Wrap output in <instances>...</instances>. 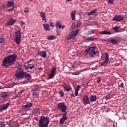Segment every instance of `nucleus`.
Instances as JSON below:
<instances>
[{
    "instance_id": "obj_49",
    "label": "nucleus",
    "mask_w": 127,
    "mask_h": 127,
    "mask_svg": "<svg viewBox=\"0 0 127 127\" xmlns=\"http://www.w3.org/2000/svg\"><path fill=\"white\" fill-rule=\"evenodd\" d=\"M78 91L77 90H75V97H77V96H78Z\"/></svg>"
},
{
    "instance_id": "obj_59",
    "label": "nucleus",
    "mask_w": 127,
    "mask_h": 127,
    "mask_svg": "<svg viewBox=\"0 0 127 127\" xmlns=\"http://www.w3.org/2000/svg\"><path fill=\"white\" fill-rule=\"evenodd\" d=\"M1 89V86L0 85V90Z\"/></svg>"
},
{
    "instance_id": "obj_38",
    "label": "nucleus",
    "mask_w": 127,
    "mask_h": 127,
    "mask_svg": "<svg viewBox=\"0 0 127 127\" xmlns=\"http://www.w3.org/2000/svg\"><path fill=\"white\" fill-rule=\"evenodd\" d=\"M114 1H115V0H108V2L110 4L114 3Z\"/></svg>"
},
{
    "instance_id": "obj_52",
    "label": "nucleus",
    "mask_w": 127,
    "mask_h": 127,
    "mask_svg": "<svg viewBox=\"0 0 127 127\" xmlns=\"http://www.w3.org/2000/svg\"><path fill=\"white\" fill-rule=\"evenodd\" d=\"M24 24H25V23H24L23 22H21L20 25H21V26H23V25H24Z\"/></svg>"
},
{
    "instance_id": "obj_26",
    "label": "nucleus",
    "mask_w": 127,
    "mask_h": 127,
    "mask_svg": "<svg viewBox=\"0 0 127 127\" xmlns=\"http://www.w3.org/2000/svg\"><path fill=\"white\" fill-rule=\"evenodd\" d=\"M64 88L66 92H69V91H71V87L69 86H64Z\"/></svg>"
},
{
    "instance_id": "obj_54",
    "label": "nucleus",
    "mask_w": 127,
    "mask_h": 127,
    "mask_svg": "<svg viewBox=\"0 0 127 127\" xmlns=\"http://www.w3.org/2000/svg\"><path fill=\"white\" fill-rule=\"evenodd\" d=\"M71 97H75V95H74V94L72 93L71 95H70Z\"/></svg>"
},
{
    "instance_id": "obj_56",
    "label": "nucleus",
    "mask_w": 127,
    "mask_h": 127,
    "mask_svg": "<svg viewBox=\"0 0 127 127\" xmlns=\"http://www.w3.org/2000/svg\"><path fill=\"white\" fill-rule=\"evenodd\" d=\"M73 0H66L67 1H72Z\"/></svg>"
},
{
    "instance_id": "obj_23",
    "label": "nucleus",
    "mask_w": 127,
    "mask_h": 127,
    "mask_svg": "<svg viewBox=\"0 0 127 127\" xmlns=\"http://www.w3.org/2000/svg\"><path fill=\"white\" fill-rule=\"evenodd\" d=\"M43 26L44 27V29L46 31H49V30H50V26H49V25L47 24H43Z\"/></svg>"
},
{
    "instance_id": "obj_57",
    "label": "nucleus",
    "mask_w": 127,
    "mask_h": 127,
    "mask_svg": "<svg viewBox=\"0 0 127 127\" xmlns=\"http://www.w3.org/2000/svg\"><path fill=\"white\" fill-rule=\"evenodd\" d=\"M72 68H73V69H74V68H75V65H72Z\"/></svg>"
},
{
    "instance_id": "obj_31",
    "label": "nucleus",
    "mask_w": 127,
    "mask_h": 127,
    "mask_svg": "<svg viewBox=\"0 0 127 127\" xmlns=\"http://www.w3.org/2000/svg\"><path fill=\"white\" fill-rule=\"evenodd\" d=\"M34 112L36 113V114H40V110H39V108H36L34 110Z\"/></svg>"
},
{
    "instance_id": "obj_39",
    "label": "nucleus",
    "mask_w": 127,
    "mask_h": 127,
    "mask_svg": "<svg viewBox=\"0 0 127 127\" xmlns=\"http://www.w3.org/2000/svg\"><path fill=\"white\" fill-rule=\"evenodd\" d=\"M81 88V86L80 85H78L76 88L75 89V91H77L79 92V91L80 90V89Z\"/></svg>"
},
{
    "instance_id": "obj_15",
    "label": "nucleus",
    "mask_w": 127,
    "mask_h": 127,
    "mask_svg": "<svg viewBox=\"0 0 127 127\" xmlns=\"http://www.w3.org/2000/svg\"><path fill=\"white\" fill-rule=\"evenodd\" d=\"M79 30H76L75 31H72L71 32L70 35L72 37V39H75V38H76L78 33H79Z\"/></svg>"
},
{
    "instance_id": "obj_47",
    "label": "nucleus",
    "mask_w": 127,
    "mask_h": 127,
    "mask_svg": "<svg viewBox=\"0 0 127 127\" xmlns=\"http://www.w3.org/2000/svg\"><path fill=\"white\" fill-rule=\"evenodd\" d=\"M3 38H0V43H2L3 42Z\"/></svg>"
},
{
    "instance_id": "obj_29",
    "label": "nucleus",
    "mask_w": 127,
    "mask_h": 127,
    "mask_svg": "<svg viewBox=\"0 0 127 127\" xmlns=\"http://www.w3.org/2000/svg\"><path fill=\"white\" fill-rule=\"evenodd\" d=\"M29 69H30V70H35V69H36V65L35 64L30 65Z\"/></svg>"
},
{
    "instance_id": "obj_51",
    "label": "nucleus",
    "mask_w": 127,
    "mask_h": 127,
    "mask_svg": "<svg viewBox=\"0 0 127 127\" xmlns=\"http://www.w3.org/2000/svg\"><path fill=\"white\" fill-rule=\"evenodd\" d=\"M13 9H14V7H13L11 9H8V11H12V10H13Z\"/></svg>"
},
{
    "instance_id": "obj_30",
    "label": "nucleus",
    "mask_w": 127,
    "mask_h": 127,
    "mask_svg": "<svg viewBox=\"0 0 127 127\" xmlns=\"http://www.w3.org/2000/svg\"><path fill=\"white\" fill-rule=\"evenodd\" d=\"M24 66L26 69H29L30 65H29V64H28V63H25L24 64Z\"/></svg>"
},
{
    "instance_id": "obj_13",
    "label": "nucleus",
    "mask_w": 127,
    "mask_h": 127,
    "mask_svg": "<svg viewBox=\"0 0 127 127\" xmlns=\"http://www.w3.org/2000/svg\"><path fill=\"white\" fill-rule=\"evenodd\" d=\"M36 55L37 56L40 55L41 57H43V58H46V57L47 56V54L46 53V51H38V52L36 53Z\"/></svg>"
},
{
    "instance_id": "obj_22",
    "label": "nucleus",
    "mask_w": 127,
    "mask_h": 127,
    "mask_svg": "<svg viewBox=\"0 0 127 127\" xmlns=\"http://www.w3.org/2000/svg\"><path fill=\"white\" fill-rule=\"evenodd\" d=\"M33 106V104L32 103H28L25 105L23 106V109L24 110H25V109H29V108H31Z\"/></svg>"
},
{
    "instance_id": "obj_24",
    "label": "nucleus",
    "mask_w": 127,
    "mask_h": 127,
    "mask_svg": "<svg viewBox=\"0 0 127 127\" xmlns=\"http://www.w3.org/2000/svg\"><path fill=\"white\" fill-rule=\"evenodd\" d=\"M14 5V2L12 1H8L7 3V6L8 7H11Z\"/></svg>"
},
{
    "instance_id": "obj_2",
    "label": "nucleus",
    "mask_w": 127,
    "mask_h": 127,
    "mask_svg": "<svg viewBox=\"0 0 127 127\" xmlns=\"http://www.w3.org/2000/svg\"><path fill=\"white\" fill-rule=\"evenodd\" d=\"M15 76L16 77L17 79H19V78H26L28 81H29L31 79V76L30 74H28L22 70V69L19 68L16 71Z\"/></svg>"
},
{
    "instance_id": "obj_5",
    "label": "nucleus",
    "mask_w": 127,
    "mask_h": 127,
    "mask_svg": "<svg viewBox=\"0 0 127 127\" xmlns=\"http://www.w3.org/2000/svg\"><path fill=\"white\" fill-rule=\"evenodd\" d=\"M58 108L59 110L62 112V113H64V114H65L67 113L66 111L67 110V106L64 102H60L58 104Z\"/></svg>"
},
{
    "instance_id": "obj_60",
    "label": "nucleus",
    "mask_w": 127,
    "mask_h": 127,
    "mask_svg": "<svg viewBox=\"0 0 127 127\" xmlns=\"http://www.w3.org/2000/svg\"><path fill=\"white\" fill-rule=\"evenodd\" d=\"M29 0V1H31V0Z\"/></svg>"
},
{
    "instance_id": "obj_8",
    "label": "nucleus",
    "mask_w": 127,
    "mask_h": 127,
    "mask_svg": "<svg viewBox=\"0 0 127 127\" xmlns=\"http://www.w3.org/2000/svg\"><path fill=\"white\" fill-rule=\"evenodd\" d=\"M83 104L84 106H87V105H90V99L88 95H85L83 96V98L82 99Z\"/></svg>"
},
{
    "instance_id": "obj_16",
    "label": "nucleus",
    "mask_w": 127,
    "mask_h": 127,
    "mask_svg": "<svg viewBox=\"0 0 127 127\" xmlns=\"http://www.w3.org/2000/svg\"><path fill=\"white\" fill-rule=\"evenodd\" d=\"M97 9H95L90 12H88L87 13V15H88V16H90V15H97Z\"/></svg>"
},
{
    "instance_id": "obj_9",
    "label": "nucleus",
    "mask_w": 127,
    "mask_h": 127,
    "mask_svg": "<svg viewBox=\"0 0 127 127\" xmlns=\"http://www.w3.org/2000/svg\"><path fill=\"white\" fill-rule=\"evenodd\" d=\"M124 19V16L121 15H116L112 18V20L113 21H118V22H121V21H123Z\"/></svg>"
},
{
    "instance_id": "obj_33",
    "label": "nucleus",
    "mask_w": 127,
    "mask_h": 127,
    "mask_svg": "<svg viewBox=\"0 0 127 127\" xmlns=\"http://www.w3.org/2000/svg\"><path fill=\"white\" fill-rule=\"evenodd\" d=\"M105 98L106 100H110L111 99V94H107V96H105Z\"/></svg>"
},
{
    "instance_id": "obj_48",
    "label": "nucleus",
    "mask_w": 127,
    "mask_h": 127,
    "mask_svg": "<svg viewBox=\"0 0 127 127\" xmlns=\"http://www.w3.org/2000/svg\"><path fill=\"white\" fill-rule=\"evenodd\" d=\"M50 26H51L52 27H54V23H50Z\"/></svg>"
},
{
    "instance_id": "obj_11",
    "label": "nucleus",
    "mask_w": 127,
    "mask_h": 127,
    "mask_svg": "<svg viewBox=\"0 0 127 127\" xmlns=\"http://www.w3.org/2000/svg\"><path fill=\"white\" fill-rule=\"evenodd\" d=\"M67 121V113H63L62 119L60 120V124L63 125Z\"/></svg>"
},
{
    "instance_id": "obj_27",
    "label": "nucleus",
    "mask_w": 127,
    "mask_h": 127,
    "mask_svg": "<svg viewBox=\"0 0 127 127\" xmlns=\"http://www.w3.org/2000/svg\"><path fill=\"white\" fill-rule=\"evenodd\" d=\"M55 38H56V37L54 35L49 36L47 37L48 40H53L54 39H55Z\"/></svg>"
},
{
    "instance_id": "obj_53",
    "label": "nucleus",
    "mask_w": 127,
    "mask_h": 127,
    "mask_svg": "<svg viewBox=\"0 0 127 127\" xmlns=\"http://www.w3.org/2000/svg\"><path fill=\"white\" fill-rule=\"evenodd\" d=\"M73 73H74V75H79V72L78 71L73 72Z\"/></svg>"
},
{
    "instance_id": "obj_28",
    "label": "nucleus",
    "mask_w": 127,
    "mask_h": 127,
    "mask_svg": "<svg viewBox=\"0 0 127 127\" xmlns=\"http://www.w3.org/2000/svg\"><path fill=\"white\" fill-rule=\"evenodd\" d=\"M101 34H103V35H108V34H111L112 33L111 32H108L107 31H103L100 32Z\"/></svg>"
},
{
    "instance_id": "obj_20",
    "label": "nucleus",
    "mask_w": 127,
    "mask_h": 127,
    "mask_svg": "<svg viewBox=\"0 0 127 127\" xmlns=\"http://www.w3.org/2000/svg\"><path fill=\"white\" fill-rule=\"evenodd\" d=\"M76 10H73L71 12V14H70V17L72 19V20H75V15L76 14Z\"/></svg>"
},
{
    "instance_id": "obj_19",
    "label": "nucleus",
    "mask_w": 127,
    "mask_h": 127,
    "mask_svg": "<svg viewBox=\"0 0 127 127\" xmlns=\"http://www.w3.org/2000/svg\"><path fill=\"white\" fill-rule=\"evenodd\" d=\"M89 101L92 103L97 101V96L96 95H91L89 98Z\"/></svg>"
},
{
    "instance_id": "obj_35",
    "label": "nucleus",
    "mask_w": 127,
    "mask_h": 127,
    "mask_svg": "<svg viewBox=\"0 0 127 127\" xmlns=\"http://www.w3.org/2000/svg\"><path fill=\"white\" fill-rule=\"evenodd\" d=\"M119 27L116 26L115 27H113V30H115L116 32H118V30H119Z\"/></svg>"
},
{
    "instance_id": "obj_17",
    "label": "nucleus",
    "mask_w": 127,
    "mask_h": 127,
    "mask_svg": "<svg viewBox=\"0 0 127 127\" xmlns=\"http://www.w3.org/2000/svg\"><path fill=\"white\" fill-rule=\"evenodd\" d=\"M56 27H57L58 28H62V29H64V28H65V25H62L60 24V21H58L56 23Z\"/></svg>"
},
{
    "instance_id": "obj_25",
    "label": "nucleus",
    "mask_w": 127,
    "mask_h": 127,
    "mask_svg": "<svg viewBox=\"0 0 127 127\" xmlns=\"http://www.w3.org/2000/svg\"><path fill=\"white\" fill-rule=\"evenodd\" d=\"M9 95L8 94V92H3L1 94V98L4 99V98H6V97H8Z\"/></svg>"
},
{
    "instance_id": "obj_37",
    "label": "nucleus",
    "mask_w": 127,
    "mask_h": 127,
    "mask_svg": "<svg viewBox=\"0 0 127 127\" xmlns=\"http://www.w3.org/2000/svg\"><path fill=\"white\" fill-rule=\"evenodd\" d=\"M59 95H60L61 97H64V93L62 92V91L59 92Z\"/></svg>"
},
{
    "instance_id": "obj_40",
    "label": "nucleus",
    "mask_w": 127,
    "mask_h": 127,
    "mask_svg": "<svg viewBox=\"0 0 127 127\" xmlns=\"http://www.w3.org/2000/svg\"><path fill=\"white\" fill-rule=\"evenodd\" d=\"M4 123L5 122H0V127H5V125L4 124Z\"/></svg>"
},
{
    "instance_id": "obj_1",
    "label": "nucleus",
    "mask_w": 127,
    "mask_h": 127,
    "mask_svg": "<svg viewBox=\"0 0 127 127\" xmlns=\"http://www.w3.org/2000/svg\"><path fill=\"white\" fill-rule=\"evenodd\" d=\"M17 58V57L15 54L11 55L6 57L3 60L2 65L3 67H8V66L12 65L13 63L16 61Z\"/></svg>"
},
{
    "instance_id": "obj_12",
    "label": "nucleus",
    "mask_w": 127,
    "mask_h": 127,
    "mask_svg": "<svg viewBox=\"0 0 127 127\" xmlns=\"http://www.w3.org/2000/svg\"><path fill=\"white\" fill-rule=\"evenodd\" d=\"M16 22V20L13 19L12 18H10L5 24L6 26H11V25H13Z\"/></svg>"
},
{
    "instance_id": "obj_50",
    "label": "nucleus",
    "mask_w": 127,
    "mask_h": 127,
    "mask_svg": "<svg viewBox=\"0 0 127 127\" xmlns=\"http://www.w3.org/2000/svg\"><path fill=\"white\" fill-rule=\"evenodd\" d=\"M6 6H7V4H2V7H6Z\"/></svg>"
},
{
    "instance_id": "obj_43",
    "label": "nucleus",
    "mask_w": 127,
    "mask_h": 127,
    "mask_svg": "<svg viewBox=\"0 0 127 127\" xmlns=\"http://www.w3.org/2000/svg\"><path fill=\"white\" fill-rule=\"evenodd\" d=\"M32 94L33 96H36V95H37V92H36V91L34 90Z\"/></svg>"
},
{
    "instance_id": "obj_7",
    "label": "nucleus",
    "mask_w": 127,
    "mask_h": 127,
    "mask_svg": "<svg viewBox=\"0 0 127 127\" xmlns=\"http://www.w3.org/2000/svg\"><path fill=\"white\" fill-rule=\"evenodd\" d=\"M56 67H54L52 68L51 70V73H50L49 79H53L54 77H55V75H56Z\"/></svg>"
},
{
    "instance_id": "obj_18",
    "label": "nucleus",
    "mask_w": 127,
    "mask_h": 127,
    "mask_svg": "<svg viewBox=\"0 0 127 127\" xmlns=\"http://www.w3.org/2000/svg\"><path fill=\"white\" fill-rule=\"evenodd\" d=\"M40 15L41 17H42V20H43V21H46V16L45 12H40Z\"/></svg>"
},
{
    "instance_id": "obj_44",
    "label": "nucleus",
    "mask_w": 127,
    "mask_h": 127,
    "mask_svg": "<svg viewBox=\"0 0 127 127\" xmlns=\"http://www.w3.org/2000/svg\"><path fill=\"white\" fill-rule=\"evenodd\" d=\"M75 24L74 23H72V24L71 26L72 29H74V28H75Z\"/></svg>"
},
{
    "instance_id": "obj_21",
    "label": "nucleus",
    "mask_w": 127,
    "mask_h": 127,
    "mask_svg": "<svg viewBox=\"0 0 127 127\" xmlns=\"http://www.w3.org/2000/svg\"><path fill=\"white\" fill-rule=\"evenodd\" d=\"M107 41H110L112 43V44L114 45L118 44V43L120 42V41H119V40L114 39H112L111 40H108Z\"/></svg>"
},
{
    "instance_id": "obj_34",
    "label": "nucleus",
    "mask_w": 127,
    "mask_h": 127,
    "mask_svg": "<svg viewBox=\"0 0 127 127\" xmlns=\"http://www.w3.org/2000/svg\"><path fill=\"white\" fill-rule=\"evenodd\" d=\"M119 88H123V89L125 88L124 87V82H121L120 84L118 85Z\"/></svg>"
},
{
    "instance_id": "obj_41",
    "label": "nucleus",
    "mask_w": 127,
    "mask_h": 127,
    "mask_svg": "<svg viewBox=\"0 0 127 127\" xmlns=\"http://www.w3.org/2000/svg\"><path fill=\"white\" fill-rule=\"evenodd\" d=\"M88 33H89V34H94V30H90L88 31Z\"/></svg>"
},
{
    "instance_id": "obj_4",
    "label": "nucleus",
    "mask_w": 127,
    "mask_h": 127,
    "mask_svg": "<svg viewBox=\"0 0 127 127\" xmlns=\"http://www.w3.org/2000/svg\"><path fill=\"white\" fill-rule=\"evenodd\" d=\"M49 125V118L42 116L40 117L39 126L40 127H48Z\"/></svg>"
},
{
    "instance_id": "obj_32",
    "label": "nucleus",
    "mask_w": 127,
    "mask_h": 127,
    "mask_svg": "<svg viewBox=\"0 0 127 127\" xmlns=\"http://www.w3.org/2000/svg\"><path fill=\"white\" fill-rule=\"evenodd\" d=\"M81 24H82V23H81V21L77 22V23L75 27H76V28H78V27H80V26H81Z\"/></svg>"
},
{
    "instance_id": "obj_3",
    "label": "nucleus",
    "mask_w": 127,
    "mask_h": 127,
    "mask_svg": "<svg viewBox=\"0 0 127 127\" xmlns=\"http://www.w3.org/2000/svg\"><path fill=\"white\" fill-rule=\"evenodd\" d=\"M98 48L96 47H91L88 48L84 52L85 55L89 54L90 57H95L96 54H98Z\"/></svg>"
},
{
    "instance_id": "obj_36",
    "label": "nucleus",
    "mask_w": 127,
    "mask_h": 127,
    "mask_svg": "<svg viewBox=\"0 0 127 127\" xmlns=\"http://www.w3.org/2000/svg\"><path fill=\"white\" fill-rule=\"evenodd\" d=\"M87 41H94L95 40V38H88L87 39Z\"/></svg>"
},
{
    "instance_id": "obj_55",
    "label": "nucleus",
    "mask_w": 127,
    "mask_h": 127,
    "mask_svg": "<svg viewBox=\"0 0 127 127\" xmlns=\"http://www.w3.org/2000/svg\"><path fill=\"white\" fill-rule=\"evenodd\" d=\"M23 93V90H22L20 92V94H22Z\"/></svg>"
},
{
    "instance_id": "obj_46",
    "label": "nucleus",
    "mask_w": 127,
    "mask_h": 127,
    "mask_svg": "<svg viewBox=\"0 0 127 127\" xmlns=\"http://www.w3.org/2000/svg\"><path fill=\"white\" fill-rule=\"evenodd\" d=\"M29 9L26 8L25 10H24V12L25 13H27V12H29Z\"/></svg>"
},
{
    "instance_id": "obj_10",
    "label": "nucleus",
    "mask_w": 127,
    "mask_h": 127,
    "mask_svg": "<svg viewBox=\"0 0 127 127\" xmlns=\"http://www.w3.org/2000/svg\"><path fill=\"white\" fill-rule=\"evenodd\" d=\"M108 63H109V54L105 52V60L101 63V66H106Z\"/></svg>"
},
{
    "instance_id": "obj_42",
    "label": "nucleus",
    "mask_w": 127,
    "mask_h": 127,
    "mask_svg": "<svg viewBox=\"0 0 127 127\" xmlns=\"http://www.w3.org/2000/svg\"><path fill=\"white\" fill-rule=\"evenodd\" d=\"M67 39L68 40H70V39H72V36H71V35L67 36Z\"/></svg>"
},
{
    "instance_id": "obj_14",
    "label": "nucleus",
    "mask_w": 127,
    "mask_h": 127,
    "mask_svg": "<svg viewBox=\"0 0 127 127\" xmlns=\"http://www.w3.org/2000/svg\"><path fill=\"white\" fill-rule=\"evenodd\" d=\"M9 106V103H7L4 105H1L0 106V112H3L5 110H6Z\"/></svg>"
},
{
    "instance_id": "obj_58",
    "label": "nucleus",
    "mask_w": 127,
    "mask_h": 127,
    "mask_svg": "<svg viewBox=\"0 0 127 127\" xmlns=\"http://www.w3.org/2000/svg\"><path fill=\"white\" fill-rule=\"evenodd\" d=\"M72 75H75V73L74 72L71 73Z\"/></svg>"
},
{
    "instance_id": "obj_6",
    "label": "nucleus",
    "mask_w": 127,
    "mask_h": 127,
    "mask_svg": "<svg viewBox=\"0 0 127 127\" xmlns=\"http://www.w3.org/2000/svg\"><path fill=\"white\" fill-rule=\"evenodd\" d=\"M14 39L16 44L19 45V44H20V39H21V33L20 31L15 32Z\"/></svg>"
},
{
    "instance_id": "obj_61",
    "label": "nucleus",
    "mask_w": 127,
    "mask_h": 127,
    "mask_svg": "<svg viewBox=\"0 0 127 127\" xmlns=\"http://www.w3.org/2000/svg\"><path fill=\"white\" fill-rule=\"evenodd\" d=\"M32 37H34V35H33V36H32Z\"/></svg>"
},
{
    "instance_id": "obj_45",
    "label": "nucleus",
    "mask_w": 127,
    "mask_h": 127,
    "mask_svg": "<svg viewBox=\"0 0 127 127\" xmlns=\"http://www.w3.org/2000/svg\"><path fill=\"white\" fill-rule=\"evenodd\" d=\"M101 82V77H99L98 78V80H97V83L98 84H100V82Z\"/></svg>"
}]
</instances>
